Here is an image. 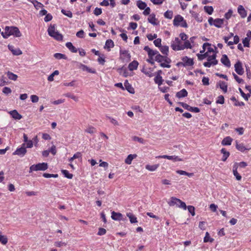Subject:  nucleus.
I'll return each instance as SVG.
<instances>
[{
  "mask_svg": "<svg viewBox=\"0 0 251 251\" xmlns=\"http://www.w3.org/2000/svg\"><path fill=\"white\" fill-rule=\"evenodd\" d=\"M155 60L160 63V66L163 68H170L171 60L167 56L161 55L159 53L156 56H155Z\"/></svg>",
  "mask_w": 251,
  "mask_h": 251,
  "instance_id": "obj_2",
  "label": "nucleus"
},
{
  "mask_svg": "<svg viewBox=\"0 0 251 251\" xmlns=\"http://www.w3.org/2000/svg\"><path fill=\"white\" fill-rule=\"evenodd\" d=\"M8 78L12 80L15 81L17 79L18 75L14 73L8 71L6 73Z\"/></svg>",
  "mask_w": 251,
  "mask_h": 251,
  "instance_id": "obj_35",
  "label": "nucleus"
},
{
  "mask_svg": "<svg viewBox=\"0 0 251 251\" xmlns=\"http://www.w3.org/2000/svg\"><path fill=\"white\" fill-rule=\"evenodd\" d=\"M114 46V44L113 41L111 39H108L105 42L104 48L110 49V48H113Z\"/></svg>",
  "mask_w": 251,
  "mask_h": 251,
  "instance_id": "obj_38",
  "label": "nucleus"
},
{
  "mask_svg": "<svg viewBox=\"0 0 251 251\" xmlns=\"http://www.w3.org/2000/svg\"><path fill=\"white\" fill-rule=\"evenodd\" d=\"M11 92V89L8 87H4L2 89V92L6 95L10 94Z\"/></svg>",
  "mask_w": 251,
  "mask_h": 251,
  "instance_id": "obj_62",
  "label": "nucleus"
},
{
  "mask_svg": "<svg viewBox=\"0 0 251 251\" xmlns=\"http://www.w3.org/2000/svg\"><path fill=\"white\" fill-rule=\"evenodd\" d=\"M82 69L83 70H86V71H87L89 73H92V74L96 73L95 70H92V69L88 68V67H87L86 66L84 65H82Z\"/></svg>",
  "mask_w": 251,
  "mask_h": 251,
  "instance_id": "obj_57",
  "label": "nucleus"
},
{
  "mask_svg": "<svg viewBox=\"0 0 251 251\" xmlns=\"http://www.w3.org/2000/svg\"><path fill=\"white\" fill-rule=\"evenodd\" d=\"M30 99H31V101L33 103L37 102L39 100L38 97L35 95H31Z\"/></svg>",
  "mask_w": 251,
  "mask_h": 251,
  "instance_id": "obj_61",
  "label": "nucleus"
},
{
  "mask_svg": "<svg viewBox=\"0 0 251 251\" xmlns=\"http://www.w3.org/2000/svg\"><path fill=\"white\" fill-rule=\"evenodd\" d=\"M250 40L247 39V38H245L243 40V44L245 47H249L250 46Z\"/></svg>",
  "mask_w": 251,
  "mask_h": 251,
  "instance_id": "obj_64",
  "label": "nucleus"
},
{
  "mask_svg": "<svg viewBox=\"0 0 251 251\" xmlns=\"http://www.w3.org/2000/svg\"><path fill=\"white\" fill-rule=\"evenodd\" d=\"M239 91L241 96L244 98V99L246 100H248L249 99V98H250L251 96L250 94H245V93L243 91V90L240 88H239Z\"/></svg>",
  "mask_w": 251,
  "mask_h": 251,
  "instance_id": "obj_50",
  "label": "nucleus"
},
{
  "mask_svg": "<svg viewBox=\"0 0 251 251\" xmlns=\"http://www.w3.org/2000/svg\"><path fill=\"white\" fill-rule=\"evenodd\" d=\"M120 57L123 61L128 62L130 60L131 56L129 51L126 50H120Z\"/></svg>",
  "mask_w": 251,
  "mask_h": 251,
  "instance_id": "obj_12",
  "label": "nucleus"
},
{
  "mask_svg": "<svg viewBox=\"0 0 251 251\" xmlns=\"http://www.w3.org/2000/svg\"><path fill=\"white\" fill-rule=\"evenodd\" d=\"M61 172L65 177L69 179H71L73 178V175L72 174H70L68 171L66 170H61Z\"/></svg>",
  "mask_w": 251,
  "mask_h": 251,
  "instance_id": "obj_45",
  "label": "nucleus"
},
{
  "mask_svg": "<svg viewBox=\"0 0 251 251\" xmlns=\"http://www.w3.org/2000/svg\"><path fill=\"white\" fill-rule=\"evenodd\" d=\"M8 242L7 237L5 236L2 235L0 232V243L3 245H6Z\"/></svg>",
  "mask_w": 251,
  "mask_h": 251,
  "instance_id": "obj_47",
  "label": "nucleus"
},
{
  "mask_svg": "<svg viewBox=\"0 0 251 251\" xmlns=\"http://www.w3.org/2000/svg\"><path fill=\"white\" fill-rule=\"evenodd\" d=\"M154 81L156 84L160 86L162 84L163 80L161 76H156L154 78Z\"/></svg>",
  "mask_w": 251,
  "mask_h": 251,
  "instance_id": "obj_43",
  "label": "nucleus"
},
{
  "mask_svg": "<svg viewBox=\"0 0 251 251\" xmlns=\"http://www.w3.org/2000/svg\"><path fill=\"white\" fill-rule=\"evenodd\" d=\"M43 176L45 178L54 177L56 178L58 177L57 174H50L48 173H44Z\"/></svg>",
  "mask_w": 251,
  "mask_h": 251,
  "instance_id": "obj_55",
  "label": "nucleus"
},
{
  "mask_svg": "<svg viewBox=\"0 0 251 251\" xmlns=\"http://www.w3.org/2000/svg\"><path fill=\"white\" fill-rule=\"evenodd\" d=\"M208 53L206 52L204 54H198L197 56L198 58V59L200 60H202L204 59L205 58H206L207 56H208Z\"/></svg>",
  "mask_w": 251,
  "mask_h": 251,
  "instance_id": "obj_60",
  "label": "nucleus"
},
{
  "mask_svg": "<svg viewBox=\"0 0 251 251\" xmlns=\"http://www.w3.org/2000/svg\"><path fill=\"white\" fill-rule=\"evenodd\" d=\"M48 164L46 163H38L36 165H32L29 168V173L33 171H45L48 169Z\"/></svg>",
  "mask_w": 251,
  "mask_h": 251,
  "instance_id": "obj_9",
  "label": "nucleus"
},
{
  "mask_svg": "<svg viewBox=\"0 0 251 251\" xmlns=\"http://www.w3.org/2000/svg\"><path fill=\"white\" fill-rule=\"evenodd\" d=\"M144 50L147 52L149 58H155L159 53L156 50H153L149 48L148 46H145Z\"/></svg>",
  "mask_w": 251,
  "mask_h": 251,
  "instance_id": "obj_13",
  "label": "nucleus"
},
{
  "mask_svg": "<svg viewBox=\"0 0 251 251\" xmlns=\"http://www.w3.org/2000/svg\"><path fill=\"white\" fill-rule=\"evenodd\" d=\"M111 218L115 221H122L123 220V216L120 213L113 211L111 213Z\"/></svg>",
  "mask_w": 251,
  "mask_h": 251,
  "instance_id": "obj_20",
  "label": "nucleus"
},
{
  "mask_svg": "<svg viewBox=\"0 0 251 251\" xmlns=\"http://www.w3.org/2000/svg\"><path fill=\"white\" fill-rule=\"evenodd\" d=\"M61 12L64 15H65V16H67V17H68L69 18H72L73 17L72 13L70 10H65V9H62L61 10Z\"/></svg>",
  "mask_w": 251,
  "mask_h": 251,
  "instance_id": "obj_52",
  "label": "nucleus"
},
{
  "mask_svg": "<svg viewBox=\"0 0 251 251\" xmlns=\"http://www.w3.org/2000/svg\"><path fill=\"white\" fill-rule=\"evenodd\" d=\"M235 71L239 75H242L244 73V69L242 63L238 61L234 65Z\"/></svg>",
  "mask_w": 251,
  "mask_h": 251,
  "instance_id": "obj_14",
  "label": "nucleus"
},
{
  "mask_svg": "<svg viewBox=\"0 0 251 251\" xmlns=\"http://www.w3.org/2000/svg\"><path fill=\"white\" fill-rule=\"evenodd\" d=\"M54 57L58 59H63L65 58V55L60 53H56L54 54Z\"/></svg>",
  "mask_w": 251,
  "mask_h": 251,
  "instance_id": "obj_56",
  "label": "nucleus"
},
{
  "mask_svg": "<svg viewBox=\"0 0 251 251\" xmlns=\"http://www.w3.org/2000/svg\"><path fill=\"white\" fill-rule=\"evenodd\" d=\"M207 61L203 63L205 67L210 68L211 66H214L218 64V60H216V54L213 53L212 55L207 56Z\"/></svg>",
  "mask_w": 251,
  "mask_h": 251,
  "instance_id": "obj_7",
  "label": "nucleus"
},
{
  "mask_svg": "<svg viewBox=\"0 0 251 251\" xmlns=\"http://www.w3.org/2000/svg\"><path fill=\"white\" fill-rule=\"evenodd\" d=\"M152 70L151 68L150 69H145L143 68L141 70V72L143 73L144 74L148 76L149 77H152L153 76V74L152 73Z\"/></svg>",
  "mask_w": 251,
  "mask_h": 251,
  "instance_id": "obj_34",
  "label": "nucleus"
},
{
  "mask_svg": "<svg viewBox=\"0 0 251 251\" xmlns=\"http://www.w3.org/2000/svg\"><path fill=\"white\" fill-rule=\"evenodd\" d=\"M187 208L188 209L189 212L192 215V216H194L195 215V208L193 206L189 205L187 206Z\"/></svg>",
  "mask_w": 251,
  "mask_h": 251,
  "instance_id": "obj_53",
  "label": "nucleus"
},
{
  "mask_svg": "<svg viewBox=\"0 0 251 251\" xmlns=\"http://www.w3.org/2000/svg\"><path fill=\"white\" fill-rule=\"evenodd\" d=\"M76 36L80 38H83L84 37V32L83 30H80L77 32Z\"/></svg>",
  "mask_w": 251,
  "mask_h": 251,
  "instance_id": "obj_63",
  "label": "nucleus"
},
{
  "mask_svg": "<svg viewBox=\"0 0 251 251\" xmlns=\"http://www.w3.org/2000/svg\"><path fill=\"white\" fill-rule=\"evenodd\" d=\"M1 34L3 38L7 39L11 35L16 37H20L22 34L19 28L16 26H5L4 32H2Z\"/></svg>",
  "mask_w": 251,
  "mask_h": 251,
  "instance_id": "obj_1",
  "label": "nucleus"
},
{
  "mask_svg": "<svg viewBox=\"0 0 251 251\" xmlns=\"http://www.w3.org/2000/svg\"><path fill=\"white\" fill-rule=\"evenodd\" d=\"M221 152L223 154L222 160L223 161H226L229 155V152L228 151H226V150L224 148H223L221 150Z\"/></svg>",
  "mask_w": 251,
  "mask_h": 251,
  "instance_id": "obj_33",
  "label": "nucleus"
},
{
  "mask_svg": "<svg viewBox=\"0 0 251 251\" xmlns=\"http://www.w3.org/2000/svg\"><path fill=\"white\" fill-rule=\"evenodd\" d=\"M187 91L185 89L181 90L180 91L177 92L176 94V97L179 99L184 98L187 96Z\"/></svg>",
  "mask_w": 251,
  "mask_h": 251,
  "instance_id": "obj_26",
  "label": "nucleus"
},
{
  "mask_svg": "<svg viewBox=\"0 0 251 251\" xmlns=\"http://www.w3.org/2000/svg\"><path fill=\"white\" fill-rule=\"evenodd\" d=\"M173 24L175 26H180L182 27H187V24L183 17L180 15L176 16L173 20Z\"/></svg>",
  "mask_w": 251,
  "mask_h": 251,
  "instance_id": "obj_6",
  "label": "nucleus"
},
{
  "mask_svg": "<svg viewBox=\"0 0 251 251\" xmlns=\"http://www.w3.org/2000/svg\"><path fill=\"white\" fill-rule=\"evenodd\" d=\"M185 109L189 110L191 112H193L195 113H198L200 112V109L197 107H191L187 104L183 102L179 103Z\"/></svg>",
  "mask_w": 251,
  "mask_h": 251,
  "instance_id": "obj_15",
  "label": "nucleus"
},
{
  "mask_svg": "<svg viewBox=\"0 0 251 251\" xmlns=\"http://www.w3.org/2000/svg\"><path fill=\"white\" fill-rule=\"evenodd\" d=\"M66 47L72 52L76 53L77 50L75 47L71 42H67L66 44Z\"/></svg>",
  "mask_w": 251,
  "mask_h": 251,
  "instance_id": "obj_32",
  "label": "nucleus"
},
{
  "mask_svg": "<svg viewBox=\"0 0 251 251\" xmlns=\"http://www.w3.org/2000/svg\"><path fill=\"white\" fill-rule=\"evenodd\" d=\"M49 35L58 41H61L63 39V36L55 30L54 25H50L48 29Z\"/></svg>",
  "mask_w": 251,
  "mask_h": 251,
  "instance_id": "obj_4",
  "label": "nucleus"
},
{
  "mask_svg": "<svg viewBox=\"0 0 251 251\" xmlns=\"http://www.w3.org/2000/svg\"><path fill=\"white\" fill-rule=\"evenodd\" d=\"M232 13H233L232 10L231 9H229L228 10V11L226 13H225V18L226 20L229 19L231 17Z\"/></svg>",
  "mask_w": 251,
  "mask_h": 251,
  "instance_id": "obj_54",
  "label": "nucleus"
},
{
  "mask_svg": "<svg viewBox=\"0 0 251 251\" xmlns=\"http://www.w3.org/2000/svg\"><path fill=\"white\" fill-rule=\"evenodd\" d=\"M237 168L238 167L237 166V164H234L233 167V173L234 176L236 177V179L237 180H240L242 178V177L238 173Z\"/></svg>",
  "mask_w": 251,
  "mask_h": 251,
  "instance_id": "obj_27",
  "label": "nucleus"
},
{
  "mask_svg": "<svg viewBox=\"0 0 251 251\" xmlns=\"http://www.w3.org/2000/svg\"><path fill=\"white\" fill-rule=\"evenodd\" d=\"M221 61L223 65L227 67H230L231 66L230 61L226 54L222 55Z\"/></svg>",
  "mask_w": 251,
  "mask_h": 251,
  "instance_id": "obj_19",
  "label": "nucleus"
},
{
  "mask_svg": "<svg viewBox=\"0 0 251 251\" xmlns=\"http://www.w3.org/2000/svg\"><path fill=\"white\" fill-rule=\"evenodd\" d=\"M232 140H233L230 137H229V136L226 137L222 141V144L223 146L230 145Z\"/></svg>",
  "mask_w": 251,
  "mask_h": 251,
  "instance_id": "obj_28",
  "label": "nucleus"
},
{
  "mask_svg": "<svg viewBox=\"0 0 251 251\" xmlns=\"http://www.w3.org/2000/svg\"><path fill=\"white\" fill-rule=\"evenodd\" d=\"M157 158H165L169 160H173L174 161H180L182 159L179 158L178 156L175 155L169 156L167 155H159L156 157Z\"/></svg>",
  "mask_w": 251,
  "mask_h": 251,
  "instance_id": "obj_16",
  "label": "nucleus"
},
{
  "mask_svg": "<svg viewBox=\"0 0 251 251\" xmlns=\"http://www.w3.org/2000/svg\"><path fill=\"white\" fill-rule=\"evenodd\" d=\"M124 86H125V89L128 91L131 94H133L134 93V88L132 87L131 85H130L128 81L127 80H126L125 82H124Z\"/></svg>",
  "mask_w": 251,
  "mask_h": 251,
  "instance_id": "obj_25",
  "label": "nucleus"
},
{
  "mask_svg": "<svg viewBox=\"0 0 251 251\" xmlns=\"http://www.w3.org/2000/svg\"><path fill=\"white\" fill-rule=\"evenodd\" d=\"M219 86L220 88L225 92H227V84L224 81H220L219 82Z\"/></svg>",
  "mask_w": 251,
  "mask_h": 251,
  "instance_id": "obj_40",
  "label": "nucleus"
},
{
  "mask_svg": "<svg viewBox=\"0 0 251 251\" xmlns=\"http://www.w3.org/2000/svg\"><path fill=\"white\" fill-rule=\"evenodd\" d=\"M164 16L165 18L168 19H172L173 17V12L172 10H168L164 14Z\"/></svg>",
  "mask_w": 251,
  "mask_h": 251,
  "instance_id": "obj_39",
  "label": "nucleus"
},
{
  "mask_svg": "<svg viewBox=\"0 0 251 251\" xmlns=\"http://www.w3.org/2000/svg\"><path fill=\"white\" fill-rule=\"evenodd\" d=\"M183 47L184 50L185 49H192V46L190 43V41L188 40H185L184 43H183Z\"/></svg>",
  "mask_w": 251,
  "mask_h": 251,
  "instance_id": "obj_48",
  "label": "nucleus"
},
{
  "mask_svg": "<svg viewBox=\"0 0 251 251\" xmlns=\"http://www.w3.org/2000/svg\"><path fill=\"white\" fill-rule=\"evenodd\" d=\"M214 241V239L210 237L209 234L208 232L205 233V236L203 239V242L205 243L210 242L212 243Z\"/></svg>",
  "mask_w": 251,
  "mask_h": 251,
  "instance_id": "obj_42",
  "label": "nucleus"
},
{
  "mask_svg": "<svg viewBox=\"0 0 251 251\" xmlns=\"http://www.w3.org/2000/svg\"><path fill=\"white\" fill-rule=\"evenodd\" d=\"M28 1L31 2L36 9L42 8L44 6L42 3L38 2L36 0H28Z\"/></svg>",
  "mask_w": 251,
  "mask_h": 251,
  "instance_id": "obj_30",
  "label": "nucleus"
},
{
  "mask_svg": "<svg viewBox=\"0 0 251 251\" xmlns=\"http://www.w3.org/2000/svg\"><path fill=\"white\" fill-rule=\"evenodd\" d=\"M54 245L55 246L57 247H61L62 246H66V243L61 241H57L54 242Z\"/></svg>",
  "mask_w": 251,
  "mask_h": 251,
  "instance_id": "obj_59",
  "label": "nucleus"
},
{
  "mask_svg": "<svg viewBox=\"0 0 251 251\" xmlns=\"http://www.w3.org/2000/svg\"><path fill=\"white\" fill-rule=\"evenodd\" d=\"M208 22L210 25H214L217 28H221L225 23V20L224 19L220 18L213 19V18L210 17Z\"/></svg>",
  "mask_w": 251,
  "mask_h": 251,
  "instance_id": "obj_8",
  "label": "nucleus"
},
{
  "mask_svg": "<svg viewBox=\"0 0 251 251\" xmlns=\"http://www.w3.org/2000/svg\"><path fill=\"white\" fill-rule=\"evenodd\" d=\"M85 132L90 133L93 134L96 131L95 128L92 126H89L85 130Z\"/></svg>",
  "mask_w": 251,
  "mask_h": 251,
  "instance_id": "obj_51",
  "label": "nucleus"
},
{
  "mask_svg": "<svg viewBox=\"0 0 251 251\" xmlns=\"http://www.w3.org/2000/svg\"><path fill=\"white\" fill-rule=\"evenodd\" d=\"M59 72L58 70H55L51 74H50L48 77V80L49 81H52L54 80L53 77L55 75H58Z\"/></svg>",
  "mask_w": 251,
  "mask_h": 251,
  "instance_id": "obj_46",
  "label": "nucleus"
},
{
  "mask_svg": "<svg viewBox=\"0 0 251 251\" xmlns=\"http://www.w3.org/2000/svg\"><path fill=\"white\" fill-rule=\"evenodd\" d=\"M9 113L11 117L15 120H20L22 119V116L16 110H13L9 112Z\"/></svg>",
  "mask_w": 251,
  "mask_h": 251,
  "instance_id": "obj_21",
  "label": "nucleus"
},
{
  "mask_svg": "<svg viewBox=\"0 0 251 251\" xmlns=\"http://www.w3.org/2000/svg\"><path fill=\"white\" fill-rule=\"evenodd\" d=\"M148 22L153 25H157L158 23L156 22L157 19L155 17V15L153 13L149 15L148 18Z\"/></svg>",
  "mask_w": 251,
  "mask_h": 251,
  "instance_id": "obj_22",
  "label": "nucleus"
},
{
  "mask_svg": "<svg viewBox=\"0 0 251 251\" xmlns=\"http://www.w3.org/2000/svg\"><path fill=\"white\" fill-rule=\"evenodd\" d=\"M236 148L241 152L249 150L245 147L243 143H240L237 141H236Z\"/></svg>",
  "mask_w": 251,
  "mask_h": 251,
  "instance_id": "obj_24",
  "label": "nucleus"
},
{
  "mask_svg": "<svg viewBox=\"0 0 251 251\" xmlns=\"http://www.w3.org/2000/svg\"><path fill=\"white\" fill-rule=\"evenodd\" d=\"M137 6L141 10H144L147 7V4L146 2L142 1V0L137 1Z\"/></svg>",
  "mask_w": 251,
  "mask_h": 251,
  "instance_id": "obj_36",
  "label": "nucleus"
},
{
  "mask_svg": "<svg viewBox=\"0 0 251 251\" xmlns=\"http://www.w3.org/2000/svg\"><path fill=\"white\" fill-rule=\"evenodd\" d=\"M181 60L182 62H179L177 64V66L182 65L184 67L186 66H192L194 65L193 59L190 58H189L187 56H184L182 57Z\"/></svg>",
  "mask_w": 251,
  "mask_h": 251,
  "instance_id": "obj_10",
  "label": "nucleus"
},
{
  "mask_svg": "<svg viewBox=\"0 0 251 251\" xmlns=\"http://www.w3.org/2000/svg\"><path fill=\"white\" fill-rule=\"evenodd\" d=\"M160 50L163 54L167 55L169 52V47L167 46H161Z\"/></svg>",
  "mask_w": 251,
  "mask_h": 251,
  "instance_id": "obj_44",
  "label": "nucleus"
},
{
  "mask_svg": "<svg viewBox=\"0 0 251 251\" xmlns=\"http://www.w3.org/2000/svg\"><path fill=\"white\" fill-rule=\"evenodd\" d=\"M138 61L134 60L129 64L128 68L131 71L136 70L138 68Z\"/></svg>",
  "mask_w": 251,
  "mask_h": 251,
  "instance_id": "obj_23",
  "label": "nucleus"
},
{
  "mask_svg": "<svg viewBox=\"0 0 251 251\" xmlns=\"http://www.w3.org/2000/svg\"><path fill=\"white\" fill-rule=\"evenodd\" d=\"M153 43L156 47L160 48L161 46V39L160 38L156 39L153 41Z\"/></svg>",
  "mask_w": 251,
  "mask_h": 251,
  "instance_id": "obj_58",
  "label": "nucleus"
},
{
  "mask_svg": "<svg viewBox=\"0 0 251 251\" xmlns=\"http://www.w3.org/2000/svg\"><path fill=\"white\" fill-rule=\"evenodd\" d=\"M126 216L129 218L130 222L131 224L137 223L136 217L132 213H127Z\"/></svg>",
  "mask_w": 251,
  "mask_h": 251,
  "instance_id": "obj_31",
  "label": "nucleus"
},
{
  "mask_svg": "<svg viewBox=\"0 0 251 251\" xmlns=\"http://www.w3.org/2000/svg\"><path fill=\"white\" fill-rule=\"evenodd\" d=\"M203 9L209 15H211L213 12V8L211 6H204Z\"/></svg>",
  "mask_w": 251,
  "mask_h": 251,
  "instance_id": "obj_41",
  "label": "nucleus"
},
{
  "mask_svg": "<svg viewBox=\"0 0 251 251\" xmlns=\"http://www.w3.org/2000/svg\"><path fill=\"white\" fill-rule=\"evenodd\" d=\"M171 47L173 50L176 51L184 50L183 42L178 37H176L175 39L172 41Z\"/></svg>",
  "mask_w": 251,
  "mask_h": 251,
  "instance_id": "obj_5",
  "label": "nucleus"
},
{
  "mask_svg": "<svg viewBox=\"0 0 251 251\" xmlns=\"http://www.w3.org/2000/svg\"><path fill=\"white\" fill-rule=\"evenodd\" d=\"M237 12L242 18H245L247 17V12L242 5L238 6L237 8Z\"/></svg>",
  "mask_w": 251,
  "mask_h": 251,
  "instance_id": "obj_18",
  "label": "nucleus"
},
{
  "mask_svg": "<svg viewBox=\"0 0 251 251\" xmlns=\"http://www.w3.org/2000/svg\"><path fill=\"white\" fill-rule=\"evenodd\" d=\"M8 48L14 55H20L22 54V51L20 49L15 48L12 45H8Z\"/></svg>",
  "mask_w": 251,
  "mask_h": 251,
  "instance_id": "obj_17",
  "label": "nucleus"
},
{
  "mask_svg": "<svg viewBox=\"0 0 251 251\" xmlns=\"http://www.w3.org/2000/svg\"><path fill=\"white\" fill-rule=\"evenodd\" d=\"M27 151L25 148V143H23L20 148H17L13 153V155H18L21 157L24 156L26 153Z\"/></svg>",
  "mask_w": 251,
  "mask_h": 251,
  "instance_id": "obj_11",
  "label": "nucleus"
},
{
  "mask_svg": "<svg viewBox=\"0 0 251 251\" xmlns=\"http://www.w3.org/2000/svg\"><path fill=\"white\" fill-rule=\"evenodd\" d=\"M137 156V155L134 154H129L127 156V157L126 158V159H125V163L128 165H130L131 164V162H132V161L133 160V159L135 158Z\"/></svg>",
  "mask_w": 251,
  "mask_h": 251,
  "instance_id": "obj_29",
  "label": "nucleus"
},
{
  "mask_svg": "<svg viewBox=\"0 0 251 251\" xmlns=\"http://www.w3.org/2000/svg\"><path fill=\"white\" fill-rule=\"evenodd\" d=\"M159 167L158 164H155L153 165H147L145 167L146 169L150 171H154Z\"/></svg>",
  "mask_w": 251,
  "mask_h": 251,
  "instance_id": "obj_37",
  "label": "nucleus"
},
{
  "mask_svg": "<svg viewBox=\"0 0 251 251\" xmlns=\"http://www.w3.org/2000/svg\"><path fill=\"white\" fill-rule=\"evenodd\" d=\"M232 75L233 76L234 79L238 83H243L244 82V80L242 78H240L236 74L234 73H232Z\"/></svg>",
  "mask_w": 251,
  "mask_h": 251,
  "instance_id": "obj_49",
  "label": "nucleus"
},
{
  "mask_svg": "<svg viewBox=\"0 0 251 251\" xmlns=\"http://www.w3.org/2000/svg\"><path fill=\"white\" fill-rule=\"evenodd\" d=\"M168 203L170 206H173L176 205L178 207L182 208L184 210H186L187 209V206L184 202L182 201L180 199L174 197H172L171 198L170 201L168 202Z\"/></svg>",
  "mask_w": 251,
  "mask_h": 251,
  "instance_id": "obj_3",
  "label": "nucleus"
}]
</instances>
